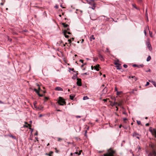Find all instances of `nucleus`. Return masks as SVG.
<instances>
[{
  "instance_id": "nucleus-1",
  "label": "nucleus",
  "mask_w": 156,
  "mask_h": 156,
  "mask_svg": "<svg viewBox=\"0 0 156 156\" xmlns=\"http://www.w3.org/2000/svg\"><path fill=\"white\" fill-rule=\"evenodd\" d=\"M58 103L59 105H66V104L65 100L61 97H59Z\"/></svg>"
},
{
  "instance_id": "nucleus-2",
  "label": "nucleus",
  "mask_w": 156,
  "mask_h": 156,
  "mask_svg": "<svg viewBox=\"0 0 156 156\" xmlns=\"http://www.w3.org/2000/svg\"><path fill=\"white\" fill-rule=\"evenodd\" d=\"M149 131L153 135H156V129H153L152 127H150L149 129Z\"/></svg>"
},
{
  "instance_id": "nucleus-3",
  "label": "nucleus",
  "mask_w": 156,
  "mask_h": 156,
  "mask_svg": "<svg viewBox=\"0 0 156 156\" xmlns=\"http://www.w3.org/2000/svg\"><path fill=\"white\" fill-rule=\"evenodd\" d=\"M141 135L137 133L136 132H134L132 134V136L133 137H136L137 138L140 139V137L139 136H140Z\"/></svg>"
},
{
  "instance_id": "nucleus-4",
  "label": "nucleus",
  "mask_w": 156,
  "mask_h": 156,
  "mask_svg": "<svg viewBox=\"0 0 156 156\" xmlns=\"http://www.w3.org/2000/svg\"><path fill=\"white\" fill-rule=\"evenodd\" d=\"M146 44H147V47H148V48L150 50V51H151V50H152V48H151V44L150 43V42L149 41H146Z\"/></svg>"
},
{
  "instance_id": "nucleus-5",
  "label": "nucleus",
  "mask_w": 156,
  "mask_h": 156,
  "mask_svg": "<svg viewBox=\"0 0 156 156\" xmlns=\"http://www.w3.org/2000/svg\"><path fill=\"white\" fill-rule=\"evenodd\" d=\"M77 82L76 84L79 86H81L82 85L81 80L80 78H77Z\"/></svg>"
},
{
  "instance_id": "nucleus-6",
  "label": "nucleus",
  "mask_w": 156,
  "mask_h": 156,
  "mask_svg": "<svg viewBox=\"0 0 156 156\" xmlns=\"http://www.w3.org/2000/svg\"><path fill=\"white\" fill-rule=\"evenodd\" d=\"M114 64L116 66V67L117 68V69H120L121 66V64L120 63H118L117 62H115L114 63Z\"/></svg>"
},
{
  "instance_id": "nucleus-7",
  "label": "nucleus",
  "mask_w": 156,
  "mask_h": 156,
  "mask_svg": "<svg viewBox=\"0 0 156 156\" xmlns=\"http://www.w3.org/2000/svg\"><path fill=\"white\" fill-rule=\"evenodd\" d=\"M133 67H136L138 68H140V67H143L144 66V65H143V64H141V65H136V64H133Z\"/></svg>"
},
{
  "instance_id": "nucleus-8",
  "label": "nucleus",
  "mask_w": 156,
  "mask_h": 156,
  "mask_svg": "<svg viewBox=\"0 0 156 156\" xmlns=\"http://www.w3.org/2000/svg\"><path fill=\"white\" fill-rule=\"evenodd\" d=\"M108 90V88L106 87H105L102 90V92L103 94H105L107 93Z\"/></svg>"
},
{
  "instance_id": "nucleus-9",
  "label": "nucleus",
  "mask_w": 156,
  "mask_h": 156,
  "mask_svg": "<svg viewBox=\"0 0 156 156\" xmlns=\"http://www.w3.org/2000/svg\"><path fill=\"white\" fill-rule=\"evenodd\" d=\"M99 65H96L95 66H94V68L97 71H98L99 69Z\"/></svg>"
},
{
  "instance_id": "nucleus-10",
  "label": "nucleus",
  "mask_w": 156,
  "mask_h": 156,
  "mask_svg": "<svg viewBox=\"0 0 156 156\" xmlns=\"http://www.w3.org/2000/svg\"><path fill=\"white\" fill-rule=\"evenodd\" d=\"M55 90H58V91H63V89L59 87H57L55 88Z\"/></svg>"
},
{
  "instance_id": "nucleus-11",
  "label": "nucleus",
  "mask_w": 156,
  "mask_h": 156,
  "mask_svg": "<svg viewBox=\"0 0 156 156\" xmlns=\"http://www.w3.org/2000/svg\"><path fill=\"white\" fill-rule=\"evenodd\" d=\"M121 104L120 103H118L117 102H115L113 105H112V106H113V105L115 106H120Z\"/></svg>"
},
{
  "instance_id": "nucleus-12",
  "label": "nucleus",
  "mask_w": 156,
  "mask_h": 156,
  "mask_svg": "<svg viewBox=\"0 0 156 156\" xmlns=\"http://www.w3.org/2000/svg\"><path fill=\"white\" fill-rule=\"evenodd\" d=\"M99 59L102 61H104V58L103 56L101 55H99Z\"/></svg>"
},
{
  "instance_id": "nucleus-13",
  "label": "nucleus",
  "mask_w": 156,
  "mask_h": 156,
  "mask_svg": "<svg viewBox=\"0 0 156 156\" xmlns=\"http://www.w3.org/2000/svg\"><path fill=\"white\" fill-rule=\"evenodd\" d=\"M66 30H63L62 33L64 34V35L65 36V37L66 38H68L69 37V36L68 35H66Z\"/></svg>"
},
{
  "instance_id": "nucleus-14",
  "label": "nucleus",
  "mask_w": 156,
  "mask_h": 156,
  "mask_svg": "<svg viewBox=\"0 0 156 156\" xmlns=\"http://www.w3.org/2000/svg\"><path fill=\"white\" fill-rule=\"evenodd\" d=\"M62 24L65 28H67L68 27H69V25L68 24H66L65 23H62Z\"/></svg>"
},
{
  "instance_id": "nucleus-15",
  "label": "nucleus",
  "mask_w": 156,
  "mask_h": 156,
  "mask_svg": "<svg viewBox=\"0 0 156 156\" xmlns=\"http://www.w3.org/2000/svg\"><path fill=\"white\" fill-rule=\"evenodd\" d=\"M130 78L134 79V80L135 81H136L137 80V78L135 76H129V78Z\"/></svg>"
},
{
  "instance_id": "nucleus-16",
  "label": "nucleus",
  "mask_w": 156,
  "mask_h": 156,
  "mask_svg": "<svg viewBox=\"0 0 156 156\" xmlns=\"http://www.w3.org/2000/svg\"><path fill=\"white\" fill-rule=\"evenodd\" d=\"M149 81L150 82L152 83L153 84L155 87H156V82L153 81L149 80Z\"/></svg>"
},
{
  "instance_id": "nucleus-17",
  "label": "nucleus",
  "mask_w": 156,
  "mask_h": 156,
  "mask_svg": "<svg viewBox=\"0 0 156 156\" xmlns=\"http://www.w3.org/2000/svg\"><path fill=\"white\" fill-rule=\"evenodd\" d=\"M88 3L90 5H92L93 3H94V0H91L90 1L88 2Z\"/></svg>"
},
{
  "instance_id": "nucleus-18",
  "label": "nucleus",
  "mask_w": 156,
  "mask_h": 156,
  "mask_svg": "<svg viewBox=\"0 0 156 156\" xmlns=\"http://www.w3.org/2000/svg\"><path fill=\"white\" fill-rule=\"evenodd\" d=\"M95 5H96V4L95 3H93V5H92V6L91 7V8L92 9H95V8L96 7Z\"/></svg>"
},
{
  "instance_id": "nucleus-19",
  "label": "nucleus",
  "mask_w": 156,
  "mask_h": 156,
  "mask_svg": "<svg viewBox=\"0 0 156 156\" xmlns=\"http://www.w3.org/2000/svg\"><path fill=\"white\" fill-rule=\"evenodd\" d=\"M53 152L52 151H51L49 154L46 153V154L47 155H48L49 156H52L51 154L53 153Z\"/></svg>"
},
{
  "instance_id": "nucleus-20",
  "label": "nucleus",
  "mask_w": 156,
  "mask_h": 156,
  "mask_svg": "<svg viewBox=\"0 0 156 156\" xmlns=\"http://www.w3.org/2000/svg\"><path fill=\"white\" fill-rule=\"evenodd\" d=\"M34 91L37 93V94H39V90H38L37 89L34 88Z\"/></svg>"
},
{
  "instance_id": "nucleus-21",
  "label": "nucleus",
  "mask_w": 156,
  "mask_h": 156,
  "mask_svg": "<svg viewBox=\"0 0 156 156\" xmlns=\"http://www.w3.org/2000/svg\"><path fill=\"white\" fill-rule=\"evenodd\" d=\"M75 97V95L72 96L71 95H70L69 96L70 99L72 100H73L74 98Z\"/></svg>"
},
{
  "instance_id": "nucleus-22",
  "label": "nucleus",
  "mask_w": 156,
  "mask_h": 156,
  "mask_svg": "<svg viewBox=\"0 0 156 156\" xmlns=\"http://www.w3.org/2000/svg\"><path fill=\"white\" fill-rule=\"evenodd\" d=\"M151 56H149L147 58V62L151 60Z\"/></svg>"
},
{
  "instance_id": "nucleus-23",
  "label": "nucleus",
  "mask_w": 156,
  "mask_h": 156,
  "mask_svg": "<svg viewBox=\"0 0 156 156\" xmlns=\"http://www.w3.org/2000/svg\"><path fill=\"white\" fill-rule=\"evenodd\" d=\"M88 99H89V98L87 96H84L83 97V100H86Z\"/></svg>"
},
{
  "instance_id": "nucleus-24",
  "label": "nucleus",
  "mask_w": 156,
  "mask_h": 156,
  "mask_svg": "<svg viewBox=\"0 0 156 156\" xmlns=\"http://www.w3.org/2000/svg\"><path fill=\"white\" fill-rule=\"evenodd\" d=\"M25 123L26 124H27V126H29L30 128H29V129H31L30 128V127H31V125L30 124H28L27 123V122H25Z\"/></svg>"
},
{
  "instance_id": "nucleus-25",
  "label": "nucleus",
  "mask_w": 156,
  "mask_h": 156,
  "mask_svg": "<svg viewBox=\"0 0 156 156\" xmlns=\"http://www.w3.org/2000/svg\"><path fill=\"white\" fill-rule=\"evenodd\" d=\"M122 93V91H117V93H116V94L118 95H119L121 93Z\"/></svg>"
},
{
  "instance_id": "nucleus-26",
  "label": "nucleus",
  "mask_w": 156,
  "mask_h": 156,
  "mask_svg": "<svg viewBox=\"0 0 156 156\" xmlns=\"http://www.w3.org/2000/svg\"><path fill=\"white\" fill-rule=\"evenodd\" d=\"M77 76L76 75H74L73 77H72V79H75L76 77H77Z\"/></svg>"
},
{
  "instance_id": "nucleus-27",
  "label": "nucleus",
  "mask_w": 156,
  "mask_h": 156,
  "mask_svg": "<svg viewBox=\"0 0 156 156\" xmlns=\"http://www.w3.org/2000/svg\"><path fill=\"white\" fill-rule=\"evenodd\" d=\"M134 91H137L136 89L133 90L131 91L130 92V93L134 94Z\"/></svg>"
},
{
  "instance_id": "nucleus-28",
  "label": "nucleus",
  "mask_w": 156,
  "mask_h": 156,
  "mask_svg": "<svg viewBox=\"0 0 156 156\" xmlns=\"http://www.w3.org/2000/svg\"><path fill=\"white\" fill-rule=\"evenodd\" d=\"M106 51L107 52L110 53V51L109 50V49L108 48H106Z\"/></svg>"
},
{
  "instance_id": "nucleus-29",
  "label": "nucleus",
  "mask_w": 156,
  "mask_h": 156,
  "mask_svg": "<svg viewBox=\"0 0 156 156\" xmlns=\"http://www.w3.org/2000/svg\"><path fill=\"white\" fill-rule=\"evenodd\" d=\"M137 123V124L139 125H141V122L140 121H136Z\"/></svg>"
},
{
  "instance_id": "nucleus-30",
  "label": "nucleus",
  "mask_w": 156,
  "mask_h": 156,
  "mask_svg": "<svg viewBox=\"0 0 156 156\" xmlns=\"http://www.w3.org/2000/svg\"><path fill=\"white\" fill-rule=\"evenodd\" d=\"M145 16L148 19V16H147V9H146V12H145Z\"/></svg>"
},
{
  "instance_id": "nucleus-31",
  "label": "nucleus",
  "mask_w": 156,
  "mask_h": 156,
  "mask_svg": "<svg viewBox=\"0 0 156 156\" xmlns=\"http://www.w3.org/2000/svg\"><path fill=\"white\" fill-rule=\"evenodd\" d=\"M132 6H133L134 8H135L136 9H138L136 7V5H134V4H132Z\"/></svg>"
},
{
  "instance_id": "nucleus-32",
  "label": "nucleus",
  "mask_w": 156,
  "mask_h": 156,
  "mask_svg": "<svg viewBox=\"0 0 156 156\" xmlns=\"http://www.w3.org/2000/svg\"><path fill=\"white\" fill-rule=\"evenodd\" d=\"M90 38L91 39H93V40H94L95 39V38L94 37V36L93 35H92L90 37Z\"/></svg>"
},
{
  "instance_id": "nucleus-33",
  "label": "nucleus",
  "mask_w": 156,
  "mask_h": 156,
  "mask_svg": "<svg viewBox=\"0 0 156 156\" xmlns=\"http://www.w3.org/2000/svg\"><path fill=\"white\" fill-rule=\"evenodd\" d=\"M10 136V137H12L13 139H16V137L15 136H13L12 135H11Z\"/></svg>"
},
{
  "instance_id": "nucleus-34",
  "label": "nucleus",
  "mask_w": 156,
  "mask_h": 156,
  "mask_svg": "<svg viewBox=\"0 0 156 156\" xmlns=\"http://www.w3.org/2000/svg\"><path fill=\"white\" fill-rule=\"evenodd\" d=\"M62 140V138H58V141H60Z\"/></svg>"
},
{
  "instance_id": "nucleus-35",
  "label": "nucleus",
  "mask_w": 156,
  "mask_h": 156,
  "mask_svg": "<svg viewBox=\"0 0 156 156\" xmlns=\"http://www.w3.org/2000/svg\"><path fill=\"white\" fill-rule=\"evenodd\" d=\"M66 30V34H71V33L69 31H67V30Z\"/></svg>"
},
{
  "instance_id": "nucleus-36",
  "label": "nucleus",
  "mask_w": 156,
  "mask_h": 156,
  "mask_svg": "<svg viewBox=\"0 0 156 156\" xmlns=\"http://www.w3.org/2000/svg\"><path fill=\"white\" fill-rule=\"evenodd\" d=\"M137 148L138 149V151H139L141 149V147L140 146H138Z\"/></svg>"
},
{
  "instance_id": "nucleus-37",
  "label": "nucleus",
  "mask_w": 156,
  "mask_h": 156,
  "mask_svg": "<svg viewBox=\"0 0 156 156\" xmlns=\"http://www.w3.org/2000/svg\"><path fill=\"white\" fill-rule=\"evenodd\" d=\"M89 74L88 73H83L82 74V75L83 76L84 75H88Z\"/></svg>"
},
{
  "instance_id": "nucleus-38",
  "label": "nucleus",
  "mask_w": 156,
  "mask_h": 156,
  "mask_svg": "<svg viewBox=\"0 0 156 156\" xmlns=\"http://www.w3.org/2000/svg\"><path fill=\"white\" fill-rule=\"evenodd\" d=\"M127 65H126V64H124L123 65V67L125 68H126L127 67Z\"/></svg>"
},
{
  "instance_id": "nucleus-39",
  "label": "nucleus",
  "mask_w": 156,
  "mask_h": 156,
  "mask_svg": "<svg viewBox=\"0 0 156 156\" xmlns=\"http://www.w3.org/2000/svg\"><path fill=\"white\" fill-rule=\"evenodd\" d=\"M146 72H151V70L150 69H149L147 70L146 71Z\"/></svg>"
},
{
  "instance_id": "nucleus-40",
  "label": "nucleus",
  "mask_w": 156,
  "mask_h": 156,
  "mask_svg": "<svg viewBox=\"0 0 156 156\" xmlns=\"http://www.w3.org/2000/svg\"><path fill=\"white\" fill-rule=\"evenodd\" d=\"M38 95L39 97H42L43 96V94H40V93Z\"/></svg>"
},
{
  "instance_id": "nucleus-41",
  "label": "nucleus",
  "mask_w": 156,
  "mask_h": 156,
  "mask_svg": "<svg viewBox=\"0 0 156 156\" xmlns=\"http://www.w3.org/2000/svg\"><path fill=\"white\" fill-rule=\"evenodd\" d=\"M37 85L38 87V89L39 90H40V86L38 84H37Z\"/></svg>"
},
{
  "instance_id": "nucleus-42",
  "label": "nucleus",
  "mask_w": 156,
  "mask_h": 156,
  "mask_svg": "<svg viewBox=\"0 0 156 156\" xmlns=\"http://www.w3.org/2000/svg\"><path fill=\"white\" fill-rule=\"evenodd\" d=\"M93 61L94 62H96V61H97V58H94V59H93Z\"/></svg>"
},
{
  "instance_id": "nucleus-43",
  "label": "nucleus",
  "mask_w": 156,
  "mask_h": 156,
  "mask_svg": "<svg viewBox=\"0 0 156 156\" xmlns=\"http://www.w3.org/2000/svg\"><path fill=\"white\" fill-rule=\"evenodd\" d=\"M144 33L145 34V36H146L147 33H146V31L145 30H144Z\"/></svg>"
},
{
  "instance_id": "nucleus-44",
  "label": "nucleus",
  "mask_w": 156,
  "mask_h": 156,
  "mask_svg": "<svg viewBox=\"0 0 156 156\" xmlns=\"http://www.w3.org/2000/svg\"><path fill=\"white\" fill-rule=\"evenodd\" d=\"M76 118H80L81 117V116H79V115H77V116H76Z\"/></svg>"
},
{
  "instance_id": "nucleus-45",
  "label": "nucleus",
  "mask_w": 156,
  "mask_h": 156,
  "mask_svg": "<svg viewBox=\"0 0 156 156\" xmlns=\"http://www.w3.org/2000/svg\"><path fill=\"white\" fill-rule=\"evenodd\" d=\"M149 83L148 82H147L146 83V86H147L148 85H149Z\"/></svg>"
},
{
  "instance_id": "nucleus-46",
  "label": "nucleus",
  "mask_w": 156,
  "mask_h": 156,
  "mask_svg": "<svg viewBox=\"0 0 156 156\" xmlns=\"http://www.w3.org/2000/svg\"><path fill=\"white\" fill-rule=\"evenodd\" d=\"M68 41L69 42V43H70L71 42V41L70 39H69L68 40Z\"/></svg>"
},
{
  "instance_id": "nucleus-47",
  "label": "nucleus",
  "mask_w": 156,
  "mask_h": 156,
  "mask_svg": "<svg viewBox=\"0 0 156 156\" xmlns=\"http://www.w3.org/2000/svg\"><path fill=\"white\" fill-rule=\"evenodd\" d=\"M82 151V150L80 151H79V153H78V155H80V154H81V152Z\"/></svg>"
},
{
  "instance_id": "nucleus-48",
  "label": "nucleus",
  "mask_w": 156,
  "mask_h": 156,
  "mask_svg": "<svg viewBox=\"0 0 156 156\" xmlns=\"http://www.w3.org/2000/svg\"><path fill=\"white\" fill-rule=\"evenodd\" d=\"M55 8H56V9H58V6L57 5H55Z\"/></svg>"
},
{
  "instance_id": "nucleus-49",
  "label": "nucleus",
  "mask_w": 156,
  "mask_h": 156,
  "mask_svg": "<svg viewBox=\"0 0 156 156\" xmlns=\"http://www.w3.org/2000/svg\"><path fill=\"white\" fill-rule=\"evenodd\" d=\"M80 62H81L82 63H83V60H82V59H80Z\"/></svg>"
},
{
  "instance_id": "nucleus-50",
  "label": "nucleus",
  "mask_w": 156,
  "mask_h": 156,
  "mask_svg": "<svg viewBox=\"0 0 156 156\" xmlns=\"http://www.w3.org/2000/svg\"><path fill=\"white\" fill-rule=\"evenodd\" d=\"M44 98L46 100H48V98L46 97H45Z\"/></svg>"
},
{
  "instance_id": "nucleus-51",
  "label": "nucleus",
  "mask_w": 156,
  "mask_h": 156,
  "mask_svg": "<svg viewBox=\"0 0 156 156\" xmlns=\"http://www.w3.org/2000/svg\"><path fill=\"white\" fill-rule=\"evenodd\" d=\"M23 127H27V128L28 127V126L27 125H24L23 126Z\"/></svg>"
},
{
  "instance_id": "nucleus-52",
  "label": "nucleus",
  "mask_w": 156,
  "mask_h": 156,
  "mask_svg": "<svg viewBox=\"0 0 156 156\" xmlns=\"http://www.w3.org/2000/svg\"><path fill=\"white\" fill-rule=\"evenodd\" d=\"M108 99H104L103 100L104 101V102H105L107 101Z\"/></svg>"
},
{
  "instance_id": "nucleus-53",
  "label": "nucleus",
  "mask_w": 156,
  "mask_h": 156,
  "mask_svg": "<svg viewBox=\"0 0 156 156\" xmlns=\"http://www.w3.org/2000/svg\"><path fill=\"white\" fill-rule=\"evenodd\" d=\"M149 123H146V124H145V126H149Z\"/></svg>"
},
{
  "instance_id": "nucleus-54",
  "label": "nucleus",
  "mask_w": 156,
  "mask_h": 156,
  "mask_svg": "<svg viewBox=\"0 0 156 156\" xmlns=\"http://www.w3.org/2000/svg\"><path fill=\"white\" fill-rule=\"evenodd\" d=\"M115 91H116L117 92V91H117V88L116 87H115Z\"/></svg>"
},
{
  "instance_id": "nucleus-55",
  "label": "nucleus",
  "mask_w": 156,
  "mask_h": 156,
  "mask_svg": "<svg viewBox=\"0 0 156 156\" xmlns=\"http://www.w3.org/2000/svg\"><path fill=\"white\" fill-rule=\"evenodd\" d=\"M37 132H36L34 134V135L35 136H37Z\"/></svg>"
},
{
  "instance_id": "nucleus-56",
  "label": "nucleus",
  "mask_w": 156,
  "mask_h": 156,
  "mask_svg": "<svg viewBox=\"0 0 156 156\" xmlns=\"http://www.w3.org/2000/svg\"><path fill=\"white\" fill-rule=\"evenodd\" d=\"M69 30H70V29H69V28H68V27H67V29H66V30H67V31H69Z\"/></svg>"
},
{
  "instance_id": "nucleus-57",
  "label": "nucleus",
  "mask_w": 156,
  "mask_h": 156,
  "mask_svg": "<svg viewBox=\"0 0 156 156\" xmlns=\"http://www.w3.org/2000/svg\"><path fill=\"white\" fill-rule=\"evenodd\" d=\"M127 119L126 118H124L123 119V120L124 121H125V120H127Z\"/></svg>"
},
{
  "instance_id": "nucleus-58",
  "label": "nucleus",
  "mask_w": 156,
  "mask_h": 156,
  "mask_svg": "<svg viewBox=\"0 0 156 156\" xmlns=\"http://www.w3.org/2000/svg\"><path fill=\"white\" fill-rule=\"evenodd\" d=\"M3 103L2 101H0V104H3Z\"/></svg>"
},
{
  "instance_id": "nucleus-59",
  "label": "nucleus",
  "mask_w": 156,
  "mask_h": 156,
  "mask_svg": "<svg viewBox=\"0 0 156 156\" xmlns=\"http://www.w3.org/2000/svg\"><path fill=\"white\" fill-rule=\"evenodd\" d=\"M123 114H124L125 115H126L127 114V113L126 112H123Z\"/></svg>"
},
{
  "instance_id": "nucleus-60",
  "label": "nucleus",
  "mask_w": 156,
  "mask_h": 156,
  "mask_svg": "<svg viewBox=\"0 0 156 156\" xmlns=\"http://www.w3.org/2000/svg\"><path fill=\"white\" fill-rule=\"evenodd\" d=\"M83 41H84V40H83V39H82V40L81 43H83Z\"/></svg>"
},
{
  "instance_id": "nucleus-61",
  "label": "nucleus",
  "mask_w": 156,
  "mask_h": 156,
  "mask_svg": "<svg viewBox=\"0 0 156 156\" xmlns=\"http://www.w3.org/2000/svg\"><path fill=\"white\" fill-rule=\"evenodd\" d=\"M116 111H117V110H118V107H116Z\"/></svg>"
},
{
  "instance_id": "nucleus-62",
  "label": "nucleus",
  "mask_w": 156,
  "mask_h": 156,
  "mask_svg": "<svg viewBox=\"0 0 156 156\" xmlns=\"http://www.w3.org/2000/svg\"><path fill=\"white\" fill-rule=\"evenodd\" d=\"M1 4V5H3V3H1V4Z\"/></svg>"
},
{
  "instance_id": "nucleus-63",
  "label": "nucleus",
  "mask_w": 156,
  "mask_h": 156,
  "mask_svg": "<svg viewBox=\"0 0 156 156\" xmlns=\"http://www.w3.org/2000/svg\"><path fill=\"white\" fill-rule=\"evenodd\" d=\"M104 86H105V85H104V84H103V85L101 86V87H104Z\"/></svg>"
},
{
  "instance_id": "nucleus-64",
  "label": "nucleus",
  "mask_w": 156,
  "mask_h": 156,
  "mask_svg": "<svg viewBox=\"0 0 156 156\" xmlns=\"http://www.w3.org/2000/svg\"><path fill=\"white\" fill-rule=\"evenodd\" d=\"M105 76H105V74H104V75H103V76L104 77H105Z\"/></svg>"
}]
</instances>
